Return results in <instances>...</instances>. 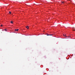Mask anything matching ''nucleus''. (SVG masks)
I'll return each instance as SVG.
<instances>
[{
  "instance_id": "obj_1",
  "label": "nucleus",
  "mask_w": 75,
  "mask_h": 75,
  "mask_svg": "<svg viewBox=\"0 0 75 75\" xmlns=\"http://www.w3.org/2000/svg\"><path fill=\"white\" fill-rule=\"evenodd\" d=\"M18 30H19L18 29H15V31H18Z\"/></svg>"
},
{
  "instance_id": "obj_2",
  "label": "nucleus",
  "mask_w": 75,
  "mask_h": 75,
  "mask_svg": "<svg viewBox=\"0 0 75 75\" xmlns=\"http://www.w3.org/2000/svg\"><path fill=\"white\" fill-rule=\"evenodd\" d=\"M26 28H27V29H28L29 28V27L28 26H26Z\"/></svg>"
},
{
  "instance_id": "obj_3",
  "label": "nucleus",
  "mask_w": 75,
  "mask_h": 75,
  "mask_svg": "<svg viewBox=\"0 0 75 75\" xmlns=\"http://www.w3.org/2000/svg\"><path fill=\"white\" fill-rule=\"evenodd\" d=\"M9 13H10V14H11V12L9 11Z\"/></svg>"
},
{
  "instance_id": "obj_4",
  "label": "nucleus",
  "mask_w": 75,
  "mask_h": 75,
  "mask_svg": "<svg viewBox=\"0 0 75 75\" xmlns=\"http://www.w3.org/2000/svg\"><path fill=\"white\" fill-rule=\"evenodd\" d=\"M11 23H13V22L12 21H11Z\"/></svg>"
},
{
  "instance_id": "obj_5",
  "label": "nucleus",
  "mask_w": 75,
  "mask_h": 75,
  "mask_svg": "<svg viewBox=\"0 0 75 75\" xmlns=\"http://www.w3.org/2000/svg\"><path fill=\"white\" fill-rule=\"evenodd\" d=\"M5 31H7L6 29H5Z\"/></svg>"
},
{
  "instance_id": "obj_6",
  "label": "nucleus",
  "mask_w": 75,
  "mask_h": 75,
  "mask_svg": "<svg viewBox=\"0 0 75 75\" xmlns=\"http://www.w3.org/2000/svg\"><path fill=\"white\" fill-rule=\"evenodd\" d=\"M53 34H50V36H52Z\"/></svg>"
},
{
  "instance_id": "obj_7",
  "label": "nucleus",
  "mask_w": 75,
  "mask_h": 75,
  "mask_svg": "<svg viewBox=\"0 0 75 75\" xmlns=\"http://www.w3.org/2000/svg\"><path fill=\"white\" fill-rule=\"evenodd\" d=\"M62 3H63V4H64V1L63 2H62Z\"/></svg>"
},
{
  "instance_id": "obj_8",
  "label": "nucleus",
  "mask_w": 75,
  "mask_h": 75,
  "mask_svg": "<svg viewBox=\"0 0 75 75\" xmlns=\"http://www.w3.org/2000/svg\"><path fill=\"white\" fill-rule=\"evenodd\" d=\"M1 27L3 26V25L1 24Z\"/></svg>"
},
{
  "instance_id": "obj_9",
  "label": "nucleus",
  "mask_w": 75,
  "mask_h": 75,
  "mask_svg": "<svg viewBox=\"0 0 75 75\" xmlns=\"http://www.w3.org/2000/svg\"><path fill=\"white\" fill-rule=\"evenodd\" d=\"M47 36H50V35H47Z\"/></svg>"
},
{
  "instance_id": "obj_10",
  "label": "nucleus",
  "mask_w": 75,
  "mask_h": 75,
  "mask_svg": "<svg viewBox=\"0 0 75 75\" xmlns=\"http://www.w3.org/2000/svg\"><path fill=\"white\" fill-rule=\"evenodd\" d=\"M64 35V36H65V37H66V35Z\"/></svg>"
},
{
  "instance_id": "obj_11",
  "label": "nucleus",
  "mask_w": 75,
  "mask_h": 75,
  "mask_svg": "<svg viewBox=\"0 0 75 75\" xmlns=\"http://www.w3.org/2000/svg\"><path fill=\"white\" fill-rule=\"evenodd\" d=\"M47 35H48V34H47Z\"/></svg>"
},
{
  "instance_id": "obj_12",
  "label": "nucleus",
  "mask_w": 75,
  "mask_h": 75,
  "mask_svg": "<svg viewBox=\"0 0 75 75\" xmlns=\"http://www.w3.org/2000/svg\"><path fill=\"white\" fill-rule=\"evenodd\" d=\"M74 30V31H75V30Z\"/></svg>"
}]
</instances>
